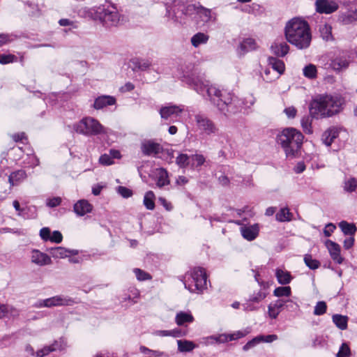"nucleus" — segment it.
I'll use <instances>...</instances> for the list:
<instances>
[{
	"instance_id": "nucleus-1",
	"label": "nucleus",
	"mask_w": 357,
	"mask_h": 357,
	"mask_svg": "<svg viewBox=\"0 0 357 357\" xmlns=\"http://www.w3.org/2000/svg\"><path fill=\"white\" fill-rule=\"evenodd\" d=\"M181 80L216 106L224 115L229 116L241 111L243 108H249L255 102L252 98L249 101L234 96V93L220 91L210 84L204 75L191 63L181 67Z\"/></svg>"
},
{
	"instance_id": "nucleus-2",
	"label": "nucleus",
	"mask_w": 357,
	"mask_h": 357,
	"mask_svg": "<svg viewBox=\"0 0 357 357\" xmlns=\"http://www.w3.org/2000/svg\"><path fill=\"white\" fill-rule=\"evenodd\" d=\"M344 100L339 96H321L312 100L310 113L315 119L331 117L340 112Z\"/></svg>"
},
{
	"instance_id": "nucleus-3",
	"label": "nucleus",
	"mask_w": 357,
	"mask_h": 357,
	"mask_svg": "<svg viewBox=\"0 0 357 357\" xmlns=\"http://www.w3.org/2000/svg\"><path fill=\"white\" fill-rule=\"evenodd\" d=\"M312 40V34L308 23L299 17L291 19V45L298 49L307 48Z\"/></svg>"
},
{
	"instance_id": "nucleus-4",
	"label": "nucleus",
	"mask_w": 357,
	"mask_h": 357,
	"mask_svg": "<svg viewBox=\"0 0 357 357\" xmlns=\"http://www.w3.org/2000/svg\"><path fill=\"white\" fill-rule=\"evenodd\" d=\"M207 275L205 270L195 267L188 272L183 282L185 287L192 293H202L206 288Z\"/></svg>"
},
{
	"instance_id": "nucleus-5",
	"label": "nucleus",
	"mask_w": 357,
	"mask_h": 357,
	"mask_svg": "<svg viewBox=\"0 0 357 357\" xmlns=\"http://www.w3.org/2000/svg\"><path fill=\"white\" fill-rule=\"evenodd\" d=\"M74 130L86 136H96L107 132L105 128L96 119L85 117L73 125Z\"/></svg>"
},
{
	"instance_id": "nucleus-6",
	"label": "nucleus",
	"mask_w": 357,
	"mask_h": 357,
	"mask_svg": "<svg viewBox=\"0 0 357 357\" xmlns=\"http://www.w3.org/2000/svg\"><path fill=\"white\" fill-rule=\"evenodd\" d=\"M97 17L106 27L116 26L120 22V14L114 4L99 7L96 10Z\"/></svg>"
},
{
	"instance_id": "nucleus-7",
	"label": "nucleus",
	"mask_w": 357,
	"mask_h": 357,
	"mask_svg": "<svg viewBox=\"0 0 357 357\" xmlns=\"http://www.w3.org/2000/svg\"><path fill=\"white\" fill-rule=\"evenodd\" d=\"M194 119L197 129L201 135L211 136L218 133V128L207 115L198 113L194 116Z\"/></svg>"
},
{
	"instance_id": "nucleus-8",
	"label": "nucleus",
	"mask_w": 357,
	"mask_h": 357,
	"mask_svg": "<svg viewBox=\"0 0 357 357\" xmlns=\"http://www.w3.org/2000/svg\"><path fill=\"white\" fill-rule=\"evenodd\" d=\"M75 303L73 298L68 296L57 295L44 300H39L36 304V307H52L56 306H70Z\"/></svg>"
},
{
	"instance_id": "nucleus-9",
	"label": "nucleus",
	"mask_w": 357,
	"mask_h": 357,
	"mask_svg": "<svg viewBox=\"0 0 357 357\" xmlns=\"http://www.w3.org/2000/svg\"><path fill=\"white\" fill-rule=\"evenodd\" d=\"M27 177V174L24 169H18L17 171L13 172L8 176V183L10 184V187L8 189L1 190L0 189V199H4L7 195H8L10 192L11 188L13 186L18 185L22 182H23ZM6 185V181L3 178L0 179V186L2 185Z\"/></svg>"
},
{
	"instance_id": "nucleus-10",
	"label": "nucleus",
	"mask_w": 357,
	"mask_h": 357,
	"mask_svg": "<svg viewBox=\"0 0 357 357\" xmlns=\"http://www.w3.org/2000/svg\"><path fill=\"white\" fill-rule=\"evenodd\" d=\"M184 110L183 105L168 104L160 109L159 113L162 119L167 121L169 123L180 121L181 113Z\"/></svg>"
},
{
	"instance_id": "nucleus-11",
	"label": "nucleus",
	"mask_w": 357,
	"mask_h": 357,
	"mask_svg": "<svg viewBox=\"0 0 357 357\" xmlns=\"http://www.w3.org/2000/svg\"><path fill=\"white\" fill-rule=\"evenodd\" d=\"M180 3L181 0H174L173 7L171 9L167 8L166 17L168 20L175 24H182L185 23V17L187 15L181 14L182 8Z\"/></svg>"
},
{
	"instance_id": "nucleus-12",
	"label": "nucleus",
	"mask_w": 357,
	"mask_h": 357,
	"mask_svg": "<svg viewBox=\"0 0 357 357\" xmlns=\"http://www.w3.org/2000/svg\"><path fill=\"white\" fill-rule=\"evenodd\" d=\"M315 6L318 13L325 14L334 13L339 8L338 3L333 0H317Z\"/></svg>"
},
{
	"instance_id": "nucleus-13",
	"label": "nucleus",
	"mask_w": 357,
	"mask_h": 357,
	"mask_svg": "<svg viewBox=\"0 0 357 357\" xmlns=\"http://www.w3.org/2000/svg\"><path fill=\"white\" fill-rule=\"evenodd\" d=\"M325 245L333 261L338 264H341L344 261V257L340 254L341 248L340 245L331 240H326Z\"/></svg>"
},
{
	"instance_id": "nucleus-14",
	"label": "nucleus",
	"mask_w": 357,
	"mask_h": 357,
	"mask_svg": "<svg viewBox=\"0 0 357 357\" xmlns=\"http://www.w3.org/2000/svg\"><path fill=\"white\" fill-rule=\"evenodd\" d=\"M276 142L284 149L286 155L288 157L290 154V128H284L277 135Z\"/></svg>"
},
{
	"instance_id": "nucleus-15",
	"label": "nucleus",
	"mask_w": 357,
	"mask_h": 357,
	"mask_svg": "<svg viewBox=\"0 0 357 357\" xmlns=\"http://www.w3.org/2000/svg\"><path fill=\"white\" fill-rule=\"evenodd\" d=\"M31 261L39 266H44L52 264L51 257L48 255L36 249L31 251Z\"/></svg>"
},
{
	"instance_id": "nucleus-16",
	"label": "nucleus",
	"mask_w": 357,
	"mask_h": 357,
	"mask_svg": "<svg viewBox=\"0 0 357 357\" xmlns=\"http://www.w3.org/2000/svg\"><path fill=\"white\" fill-rule=\"evenodd\" d=\"M337 21L341 25H349L357 23V8L339 13Z\"/></svg>"
},
{
	"instance_id": "nucleus-17",
	"label": "nucleus",
	"mask_w": 357,
	"mask_h": 357,
	"mask_svg": "<svg viewBox=\"0 0 357 357\" xmlns=\"http://www.w3.org/2000/svg\"><path fill=\"white\" fill-rule=\"evenodd\" d=\"M142 151L145 155H156L162 150L160 144L149 140L142 144Z\"/></svg>"
},
{
	"instance_id": "nucleus-18",
	"label": "nucleus",
	"mask_w": 357,
	"mask_h": 357,
	"mask_svg": "<svg viewBox=\"0 0 357 357\" xmlns=\"http://www.w3.org/2000/svg\"><path fill=\"white\" fill-rule=\"evenodd\" d=\"M49 251L51 256L55 259H63L79 253L77 250H68L63 247L52 248Z\"/></svg>"
},
{
	"instance_id": "nucleus-19",
	"label": "nucleus",
	"mask_w": 357,
	"mask_h": 357,
	"mask_svg": "<svg viewBox=\"0 0 357 357\" xmlns=\"http://www.w3.org/2000/svg\"><path fill=\"white\" fill-rule=\"evenodd\" d=\"M271 50L276 56L282 57L287 54L289 46L282 38H277L271 45Z\"/></svg>"
},
{
	"instance_id": "nucleus-20",
	"label": "nucleus",
	"mask_w": 357,
	"mask_h": 357,
	"mask_svg": "<svg viewBox=\"0 0 357 357\" xmlns=\"http://www.w3.org/2000/svg\"><path fill=\"white\" fill-rule=\"evenodd\" d=\"M289 301V298H280L274 303L268 305V314L271 318L275 319L280 311H282L286 303Z\"/></svg>"
},
{
	"instance_id": "nucleus-21",
	"label": "nucleus",
	"mask_w": 357,
	"mask_h": 357,
	"mask_svg": "<svg viewBox=\"0 0 357 357\" xmlns=\"http://www.w3.org/2000/svg\"><path fill=\"white\" fill-rule=\"evenodd\" d=\"M73 210L77 215L83 216L92 211L93 206L87 200L80 199L74 204Z\"/></svg>"
},
{
	"instance_id": "nucleus-22",
	"label": "nucleus",
	"mask_w": 357,
	"mask_h": 357,
	"mask_svg": "<svg viewBox=\"0 0 357 357\" xmlns=\"http://www.w3.org/2000/svg\"><path fill=\"white\" fill-rule=\"evenodd\" d=\"M259 227L258 224L241 227V233L243 237L248 241H253L259 234Z\"/></svg>"
},
{
	"instance_id": "nucleus-23",
	"label": "nucleus",
	"mask_w": 357,
	"mask_h": 357,
	"mask_svg": "<svg viewBox=\"0 0 357 357\" xmlns=\"http://www.w3.org/2000/svg\"><path fill=\"white\" fill-rule=\"evenodd\" d=\"M258 45L255 39L248 38L243 40L240 43L238 51L241 54H245L248 52L257 50Z\"/></svg>"
},
{
	"instance_id": "nucleus-24",
	"label": "nucleus",
	"mask_w": 357,
	"mask_h": 357,
	"mask_svg": "<svg viewBox=\"0 0 357 357\" xmlns=\"http://www.w3.org/2000/svg\"><path fill=\"white\" fill-rule=\"evenodd\" d=\"M116 103V98L111 96H101L96 98L93 107L96 109H100L107 106L113 105Z\"/></svg>"
},
{
	"instance_id": "nucleus-25",
	"label": "nucleus",
	"mask_w": 357,
	"mask_h": 357,
	"mask_svg": "<svg viewBox=\"0 0 357 357\" xmlns=\"http://www.w3.org/2000/svg\"><path fill=\"white\" fill-rule=\"evenodd\" d=\"M194 317L190 311H179L176 313L175 317V322L179 326H185L188 324H191L194 321Z\"/></svg>"
},
{
	"instance_id": "nucleus-26",
	"label": "nucleus",
	"mask_w": 357,
	"mask_h": 357,
	"mask_svg": "<svg viewBox=\"0 0 357 357\" xmlns=\"http://www.w3.org/2000/svg\"><path fill=\"white\" fill-rule=\"evenodd\" d=\"M19 310L11 305L2 304L0 305V319L15 318L19 316Z\"/></svg>"
},
{
	"instance_id": "nucleus-27",
	"label": "nucleus",
	"mask_w": 357,
	"mask_h": 357,
	"mask_svg": "<svg viewBox=\"0 0 357 357\" xmlns=\"http://www.w3.org/2000/svg\"><path fill=\"white\" fill-rule=\"evenodd\" d=\"M339 130L336 128H331L326 130L321 137L323 142L328 146H331L334 139L337 137Z\"/></svg>"
},
{
	"instance_id": "nucleus-28",
	"label": "nucleus",
	"mask_w": 357,
	"mask_h": 357,
	"mask_svg": "<svg viewBox=\"0 0 357 357\" xmlns=\"http://www.w3.org/2000/svg\"><path fill=\"white\" fill-rule=\"evenodd\" d=\"M268 63L269 67L278 73V77L284 73L285 68L284 63L279 59L269 56L268 59Z\"/></svg>"
},
{
	"instance_id": "nucleus-29",
	"label": "nucleus",
	"mask_w": 357,
	"mask_h": 357,
	"mask_svg": "<svg viewBox=\"0 0 357 357\" xmlns=\"http://www.w3.org/2000/svg\"><path fill=\"white\" fill-rule=\"evenodd\" d=\"M130 63L135 70H145L151 65V63L149 60L140 58L132 59L130 60Z\"/></svg>"
},
{
	"instance_id": "nucleus-30",
	"label": "nucleus",
	"mask_w": 357,
	"mask_h": 357,
	"mask_svg": "<svg viewBox=\"0 0 357 357\" xmlns=\"http://www.w3.org/2000/svg\"><path fill=\"white\" fill-rule=\"evenodd\" d=\"M339 227L344 235L354 236L357 231V227L353 223H349L347 221L342 220L338 224Z\"/></svg>"
},
{
	"instance_id": "nucleus-31",
	"label": "nucleus",
	"mask_w": 357,
	"mask_h": 357,
	"mask_svg": "<svg viewBox=\"0 0 357 357\" xmlns=\"http://www.w3.org/2000/svg\"><path fill=\"white\" fill-rule=\"evenodd\" d=\"M209 36L202 32L197 33L191 38V43L195 47L201 45L206 44L208 40Z\"/></svg>"
},
{
	"instance_id": "nucleus-32",
	"label": "nucleus",
	"mask_w": 357,
	"mask_h": 357,
	"mask_svg": "<svg viewBox=\"0 0 357 357\" xmlns=\"http://www.w3.org/2000/svg\"><path fill=\"white\" fill-rule=\"evenodd\" d=\"M228 342L227 333H222L217 335H211L205 338L206 344H212L214 343H226Z\"/></svg>"
},
{
	"instance_id": "nucleus-33",
	"label": "nucleus",
	"mask_w": 357,
	"mask_h": 357,
	"mask_svg": "<svg viewBox=\"0 0 357 357\" xmlns=\"http://www.w3.org/2000/svg\"><path fill=\"white\" fill-rule=\"evenodd\" d=\"M169 183V181L168 179L167 172L163 168L158 169V177L156 181L157 186L159 188H162Z\"/></svg>"
},
{
	"instance_id": "nucleus-34",
	"label": "nucleus",
	"mask_w": 357,
	"mask_h": 357,
	"mask_svg": "<svg viewBox=\"0 0 357 357\" xmlns=\"http://www.w3.org/2000/svg\"><path fill=\"white\" fill-rule=\"evenodd\" d=\"M199 4H189L185 6L182 0H181V7L182 8L181 14L187 16H197V11L198 10Z\"/></svg>"
},
{
	"instance_id": "nucleus-35",
	"label": "nucleus",
	"mask_w": 357,
	"mask_h": 357,
	"mask_svg": "<svg viewBox=\"0 0 357 357\" xmlns=\"http://www.w3.org/2000/svg\"><path fill=\"white\" fill-rule=\"evenodd\" d=\"M178 349L181 352H190L192 351L197 345L190 340H178Z\"/></svg>"
},
{
	"instance_id": "nucleus-36",
	"label": "nucleus",
	"mask_w": 357,
	"mask_h": 357,
	"mask_svg": "<svg viewBox=\"0 0 357 357\" xmlns=\"http://www.w3.org/2000/svg\"><path fill=\"white\" fill-rule=\"evenodd\" d=\"M250 333H251V328L247 327L243 330L237 331L233 333L227 334L228 342L233 341V340H237L241 338H243Z\"/></svg>"
},
{
	"instance_id": "nucleus-37",
	"label": "nucleus",
	"mask_w": 357,
	"mask_h": 357,
	"mask_svg": "<svg viewBox=\"0 0 357 357\" xmlns=\"http://www.w3.org/2000/svg\"><path fill=\"white\" fill-rule=\"evenodd\" d=\"M303 134L295 128H291V144L293 142H295L296 146V150L300 149L303 141ZM293 151V146L291 145V151Z\"/></svg>"
},
{
	"instance_id": "nucleus-38",
	"label": "nucleus",
	"mask_w": 357,
	"mask_h": 357,
	"mask_svg": "<svg viewBox=\"0 0 357 357\" xmlns=\"http://www.w3.org/2000/svg\"><path fill=\"white\" fill-rule=\"evenodd\" d=\"M197 16L200 18L202 21L207 22L211 18V10L199 4Z\"/></svg>"
},
{
	"instance_id": "nucleus-39",
	"label": "nucleus",
	"mask_w": 357,
	"mask_h": 357,
	"mask_svg": "<svg viewBox=\"0 0 357 357\" xmlns=\"http://www.w3.org/2000/svg\"><path fill=\"white\" fill-rule=\"evenodd\" d=\"M333 321L341 330H345L347 328L348 318L346 316L334 314L333 316Z\"/></svg>"
},
{
	"instance_id": "nucleus-40",
	"label": "nucleus",
	"mask_w": 357,
	"mask_h": 357,
	"mask_svg": "<svg viewBox=\"0 0 357 357\" xmlns=\"http://www.w3.org/2000/svg\"><path fill=\"white\" fill-rule=\"evenodd\" d=\"M155 195L152 191H148L146 192L144 197V205L148 210H153L155 208Z\"/></svg>"
},
{
	"instance_id": "nucleus-41",
	"label": "nucleus",
	"mask_w": 357,
	"mask_h": 357,
	"mask_svg": "<svg viewBox=\"0 0 357 357\" xmlns=\"http://www.w3.org/2000/svg\"><path fill=\"white\" fill-rule=\"evenodd\" d=\"M333 68L335 70L345 69L349 66V62L347 59L342 57H337L331 62Z\"/></svg>"
},
{
	"instance_id": "nucleus-42",
	"label": "nucleus",
	"mask_w": 357,
	"mask_h": 357,
	"mask_svg": "<svg viewBox=\"0 0 357 357\" xmlns=\"http://www.w3.org/2000/svg\"><path fill=\"white\" fill-rule=\"evenodd\" d=\"M275 276L280 284H285L290 282V273L287 271H284L281 268L276 270Z\"/></svg>"
},
{
	"instance_id": "nucleus-43",
	"label": "nucleus",
	"mask_w": 357,
	"mask_h": 357,
	"mask_svg": "<svg viewBox=\"0 0 357 357\" xmlns=\"http://www.w3.org/2000/svg\"><path fill=\"white\" fill-rule=\"evenodd\" d=\"M58 343L55 342L54 344L48 346H45L41 349L38 350L36 352V357H44L48 355L50 353L54 351L57 349Z\"/></svg>"
},
{
	"instance_id": "nucleus-44",
	"label": "nucleus",
	"mask_w": 357,
	"mask_h": 357,
	"mask_svg": "<svg viewBox=\"0 0 357 357\" xmlns=\"http://www.w3.org/2000/svg\"><path fill=\"white\" fill-rule=\"evenodd\" d=\"M303 75L308 79H315L317 75V67L313 64H308L304 67Z\"/></svg>"
},
{
	"instance_id": "nucleus-45",
	"label": "nucleus",
	"mask_w": 357,
	"mask_h": 357,
	"mask_svg": "<svg viewBox=\"0 0 357 357\" xmlns=\"http://www.w3.org/2000/svg\"><path fill=\"white\" fill-rule=\"evenodd\" d=\"M276 220L279 222L290 221V210L288 207L282 208L275 215Z\"/></svg>"
},
{
	"instance_id": "nucleus-46",
	"label": "nucleus",
	"mask_w": 357,
	"mask_h": 357,
	"mask_svg": "<svg viewBox=\"0 0 357 357\" xmlns=\"http://www.w3.org/2000/svg\"><path fill=\"white\" fill-rule=\"evenodd\" d=\"M206 159L202 154H194L190 156V163L192 167H201Z\"/></svg>"
},
{
	"instance_id": "nucleus-47",
	"label": "nucleus",
	"mask_w": 357,
	"mask_h": 357,
	"mask_svg": "<svg viewBox=\"0 0 357 357\" xmlns=\"http://www.w3.org/2000/svg\"><path fill=\"white\" fill-rule=\"evenodd\" d=\"M133 272L139 281H146L152 279L151 274L140 268H135L133 269Z\"/></svg>"
},
{
	"instance_id": "nucleus-48",
	"label": "nucleus",
	"mask_w": 357,
	"mask_h": 357,
	"mask_svg": "<svg viewBox=\"0 0 357 357\" xmlns=\"http://www.w3.org/2000/svg\"><path fill=\"white\" fill-rule=\"evenodd\" d=\"M304 261L306 266L312 270L317 269L320 266V262L318 260L313 259L310 255H305Z\"/></svg>"
},
{
	"instance_id": "nucleus-49",
	"label": "nucleus",
	"mask_w": 357,
	"mask_h": 357,
	"mask_svg": "<svg viewBox=\"0 0 357 357\" xmlns=\"http://www.w3.org/2000/svg\"><path fill=\"white\" fill-rule=\"evenodd\" d=\"M274 295L280 298H289L290 296V287H280L275 289Z\"/></svg>"
},
{
	"instance_id": "nucleus-50",
	"label": "nucleus",
	"mask_w": 357,
	"mask_h": 357,
	"mask_svg": "<svg viewBox=\"0 0 357 357\" xmlns=\"http://www.w3.org/2000/svg\"><path fill=\"white\" fill-rule=\"evenodd\" d=\"M176 162L180 167H185L190 163V156H188L187 154L181 153L177 156Z\"/></svg>"
},
{
	"instance_id": "nucleus-51",
	"label": "nucleus",
	"mask_w": 357,
	"mask_h": 357,
	"mask_svg": "<svg viewBox=\"0 0 357 357\" xmlns=\"http://www.w3.org/2000/svg\"><path fill=\"white\" fill-rule=\"evenodd\" d=\"M261 343V339L259 337V335H257L252 338L251 340L248 341L243 347V350L244 351H247L249 349L256 347L259 344Z\"/></svg>"
},
{
	"instance_id": "nucleus-52",
	"label": "nucleus",
	"mask_w": 357,
	"mask_h": 357,
	"mask_svg": "<svg viewBox=\"0 0 357 357\" xmlns=\"http://www.w3.org/2000/svg\"><path fill=\"white\" fill-rule=\"evenodd\" d=\"M17 38V36L14 34L0 33V47L14 41Z\"/></svg>"
},
{
	"instance_id": "nucleus-53",
	"label": "nucleus",
	"mask_w": 357,
	"mask_h": 357,
	"mask_svg": "<svg viewBox=\"0 0 357 357\" xmlns=\"http://www.w3.org/2000/svg\"><path fill=\"white\" fill-rule=\"evenodd\" d=\"M326 303L324 301H319L314 307V314L315 315H322L326 312Z\"/></svg>"
},
{
	"instance_id": "nucleus-54",
	"label": "nucleus",
	"mask_w": 357,
	"mask_h": 357,
	"mask_svg": "<svg viewBox=\"0 0 357 357\" xmlns=\"http://www.w3.org/2000/svg\"><path fill=\"white\" fill-rule=\"evenodd\" d=\"M17 61V57L13 54H0V63L8 64Z\"/></svg>"
},
{
	"instance_id": "nucleus-55",
	"label": "nucleus",
	"mask_w": 357,
	"mask_h": 357,
	"mask_svg": "<svg viewBox=\"0 0 357 357\" xmlns=\"http://www.w3.org/2000/svg\"><path fill=\"white\" fill-rule=\"evenodd\" d=\"M266 297V293L259 291L257 292H255L252 295L250 296L249 300L256 303H259L261 301H263Z\"/></svg>"
},
{
	"instance_id": "nucleus-56",
	"label": "nucleus",
	"mask_w": 357,
	"mask_h": 357,
	"mask_svg": "<svg viewBox=\"0 0 357 357\" xmlns=\"http://www.w3.org/2000/svg\"><path fill=\"white\" fill-rule=\"evenodd\" d=\"M301 126L305 132L311 133V120L310 116H303L301 119Z\"/></svg>"
},
{
	"instance_id": "nucleus-57",
	"label": "nucleus",
	"mask_w": 357,
	"mask_h": 357,
	"mask_svg": "<svg viewBox=\"0 0 357 357\" xmlns=\"http://www.w3.org/2000/svg\"><path fill=\"white\" fill-rule=\"evenodd\" d=\"M321 35L323 39L329 40L332 38L331 27L328 25H324L320 29Z\"/></svg>"
},
{
	"instance_id": "nucleus-58",
	"label": "nucleus",
	"mask_w": 357,
	"mask_h": 357,
	"mask_svg": "<svg viewBox=\"0 0 357 357\" xmlns=\"http://www.w3.org/2000/svg\"><path fill=\"white\" fill-rule=\"evenodd\" d=\"M357 188V180L355 178H350L348 180L344 185V190L347 192H354L356 190Z\"/></svg>"
},
{
	"instance_id": "nucleus-59",
	"label": "nucleus",
	"mask_w": 357,
	"mask_h": 357,
	"mask_svg": "<svg viewBox=\"0 0 357 357\" xmlns=\"http://www.w3.org/2000/svg\"><path fill=\"white\" fill-rule=\"evenodd\" d=\"M61 203V198L59 197H54L51 198H47L46 199V205L50 208H54L58 206Z\"/></svg>"
},
{
	"instance_id": "nucleus-60",
	"label": "nucleus",
	"mask_w": 357,
	"mask_h": 357,
	"mask_svg": "<svg viewBox=\"0 0 357 357\" xmlns=\"http://www.w3.org/2000/svg\"><path fill=\"white\" fill-rule=\"evenodd\" d=\"M117 192L123 198H128L132 195V191L124 186H119L117 188Z\"/></svg>"
},
{
	"instance_id": "nucleus-61",
	"label": "nucleus",
	"mask_w": 357,
	"mask_h": 357,
	"mask_svg": "<svg viewBox=\"0 0 357 357\" xmlns=\"http://www.w3.org/2000/svg\"><path fill=\"white\" fill-rule=\"evenodd\" d=\"M63 240V236L61 233L59 231H54L52 234H51L50 238L49 241L55 243H60Z\"/></svg>"
},
{
	"instance_id": "nucleus-62",
	"label": "nucleus",
	"mask_w": 357,
	"mask_h": 357,
	"mask_svg": "<svg viewBox=\"0 0 357 357\" xmlns=\"http://www.w3.org/2000/svg\"><path fill=\"white\" fill-rule=\"evenodd\" d=\"M99 162L103 165H111L114 163V160L109 154H103L99 158Z\"/></svg>"
},
{
	"instance_id": "nucleus-63",
	"label": "nucleus",
	"mask_w": 357,
	"mask_h": 357,
	"mask_svg": "<svg viewBox=\"0 0 357 357\" xmlns=\"http://www.w3.org/2000/svg\"><path fill=\"white\" fill-rule=\"evenodd\" d=\"M350 354V349L346 344H342L336 357H347Z\"/></svg>"
},
{
	"instance_id": "nucleus-64",
	"label": "nucleus",
	"mask_w": 357,
	"mask_h": 357,
	"mask_svg": "<svg viewBox=\"0 0 357 357\" xmlns=\"http://www.w3.org/2000/svg\"><path fill=\"white\" fill-rule=\"evenodd\" d=\"M51 231L49 227H43L40 230V237L44 241H48L50 238Z\"/></svg>"
}]
</instances>
